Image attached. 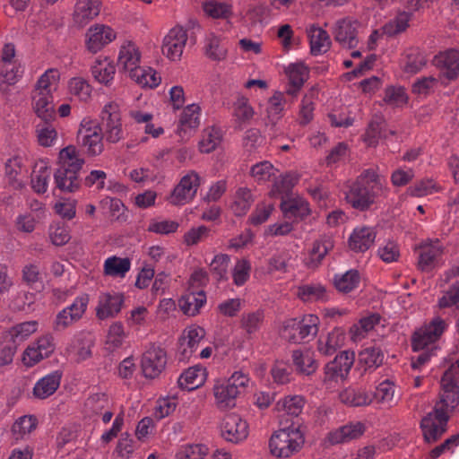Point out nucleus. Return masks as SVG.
<instances>
[{
  "instance_id": "obj_58",
  "label": "nucleus",
  "mask_w": 459,
  "mask_h": 459,
  "mask_svg": "<svg viewBox=\"0 0 459 459\" xmlns=\"http://www.w3.org/2000/svg\"><path fill=\"white\" fill-rule=\"evenodd\" d=\"M273 165L267 160L258 162L251 167L250 174L258 183L265 182L275 175Z\"/></svg>"
},
{
  "instance_id": "obj_51",
  "label": "nucleus",
  "mask_w": 459,
  "mask_h": 459,
  "mask_svg": "<svg viewBox=\"0 0 459 459\" xmlns=\"http://www.w3.org/2000/svg\"><path fill=\"white\" fill-rule=\"evenodd\" d=\"M253 197L248 188H239L235 195V200L231 205V209L235 215L242 216L249 210Z\"/></svg>"
},
{
  "instance_id": "obj_27",
  "label": "nucleus",
  "mask_w": 459,
  "mask_h": 459,
  "mask_svg": "<svg viewBox=\"0 0 459 459\" xmlns=\"http://www.w3.org/2000/svg\"><path fill=\"white\" fill-rule=\"evenodd\" d=\"M339 398L341 402L349 406H367L373 401L371 393L362 387H348L342 390Z\"/></svg>"
},
{
  "instance_id": "obj_17",
  "label": "nucleus",
  "mask_w": 459,
  "mask_h": 459,
  "mask_svg": "<svg viewBox=\"0 0 459 459\" xmlns=\"http://www.w3.org/2000/svg\"><path fill=\"white\" fill-rule=\"evenodd\" d=\"M86 46L91 53H97L116 38L114 30L107 25L96 24L86 33Z\"/></svg>"
},
{
  "instance_id": "obj_56",
  "label": "nucleus",
  "mask_w": 459,
  "mask_h": 459,
  "mask_svg": "<svg viewBox=\"0 0 459 459\" xmlns=\"http://www.w3.org/2000/svg\"><path fill=\"white\" fill-rule=\"evenodd\" d=\"M285 73L291 85L303 86L308 77V70L301 63L290 64L285 68Z\"/></svg>"
},
{
  "instance_id": "obj_1",
  "label": "nucleus",
  "mask_w": 459,
  "mask_h": 459,
  "mask_svg": "<svg viewBox=\"0 0 459 459\" xmlns=\"http://www.w3.org/2000/svg\"><path fill=\"white\" fill-rule=\"evenodd\" d=\"M124 139L120 107L116 102L107 103L100 115V122L83 119L77 134L79 145L88 156L94 157L104 151L103 140L117 143Z\"/></svg>"
},
{
  "instance_id": "obj_63",
  "label": "nucleus",
  "mask_w": 459,
  "mask_h": 459,
  "mask_svg": "<svg viewBox=\"0 0 459 459\" xmlns=\"http://www.w3.org/2000/svg\"><path fill=\"white\" fill-rule=\"evenodd\" d=\"M80 319L81 317L70 313V311L62 309L56 316L53 322V329L55 332H63Z\"/></svg>"
},
{
  "instance_id": "obj_21",
  "label": "nucleus",
  "mask_w": 459,
  "mask_h": 459,
  "mask_svg": "<svg viewBox=\"0 0 459 459\" xmlns=\"http://www.w3.org/2000/svg\"><path fill=\"white\" fill-rule=\"evenodd\" d=\"M63 373L55 370L38 380L33 387V395L38 399H47L58 389Z\"/></svg>"
},
{
  "instance_id": "obj_19",
  "label": "nucleus",
  "mask_w": 459,
  "mask_h": 459,
  "mask_svg": "<svg viewBox=\"0 0 459 459\" xmlns=\"http://www.w3.org/2000/svg\"><path fill=\"white\" fill-rule=\"evenodd\" d=\"M386 122L380 115H375L370 119L365 134H363V141L368 146L375 147L382 138H387L388 135H393L395 132L392 129L386 128Z\"/></svg>"
},
{
  "instance_id": "obj_34",
  "label": "nucleus",
  "mask_w": 459,
  "mask_h": 459,
  "mask_svg": "<svg viewBox=\"0 0 459 459\" xmlns=\"http://www.w3.org/2000/svg\"><path fill=\"white\" fill-rule=\"evenodd\" d=\"M23 74V68L20 64L1 63L0 64V90L6 91L9 85H13Z\"/></svg>"
},
{
  "instance_id": "obj_13",
  "label": "nucleus",
  "mask_w": 459,
  "mask_h": 459,
  "mask_svg": "<svg viewBox=\"0 0 459 459\" xmlns=\"http://www.w3.org/2000/svg\"><path fill=\"white\" fill-rule=\"evenodd\" d=\"M187 40V33L182 27H174L165 36L162 53L172 61L179 60Z\"/></svg>"
},
{
  "instance_id": "obj_3",
  "label": "nucleus",
  "mask_w": 459,
  "mask_h": 459,
  "mask_svg": "<svg viewBox=\"0 0 459 459\" xmlns=\"http://www.w3.org/2000/svg\"><path fill=\"white\" fill-rule=\"evenodd\" d=\"M447 325L440 317H435L429 324L423 325L412 335L411 345L414 351H422L417 357L411 358V368L414 370H420L436 355L438 349L436 344Z\"/></svg>"
},
{
  "instance_id": "obj_53",
  "label": "nucleus",
  "mask_w": 459,
  "mask_h": 459,
  "mask_svg": "<svg viewBox=\"0 0 459 459\" xmlns=\"http://www.w3.org/2000/svg\"><path fill=\"white\" fill-rule=\"evenodd\" d=\"M35 294L21 290L12 298L9 307L13 311L29 312L32 310L31 306L35 303Z\"/></svg>"
},
{
  "instance_id": "obj_62",
  "label": "nucleus",
  "mask_w": 459,
  "mask_h": 459,
  "mask_svg": "<svg viewBox=\"0 0 459 459\" xmlns=\"http://www.w3.org/2000/svg\"><path fill=\"white\" fill-rule=\"evenodd\" d=\"M204 11L212 18L227 19L231 14V6L217 1H210L204 4Z\"/></svg>"
},
{
  "instance_id": "obj_8",
  "label": "nucleus",
  "mask_w": 459,
  "mask_h": 459,
  "mask_svg": "<svg viewBox=\"0 0 459 459\" xmlns=\"http://www.w3.org/2000/svg\"><path fill=\"white\" fill-rule=\"evenodd\" d=\"M355 361V353L351 351H343L328 362L324 368L325 383L337 382L345 379Z\"/></svg>"
},
{
  "instance_id": "obj_44",
  "label": "nucleus",
  "mask_w": 459,
  "mask_h": 459,
  "mask_svg": "<svg viewBox=\"0 0 459 459\" xmlns=\"http://www.w3.org/2000/svg\"><path fill=\"white\" fill-rule=\"evenodd\" d=\"M205 55L212 60L221 61L227 56V48L221 39L213 33H210L205 39Z\"/></svg>"
},
{
  "instance_id": "obj_45",
  "label": "nucleus",
  "mask_w": 459,
  "mask_h": 459,
  "mask_svg": "<svg viewBox=\"0 0 459 459\" xmlns=\"http://www.w3.org/2000/svg\"><path fill=\"white\" fill-rule=\"evenodd\" d=\"M380 320L381 316L377 313L362 317L358 324L352 325L351 328L352 339L358 341L364 338L368 332L373 330L374 327L380 323Z\"/></svg>"
},
{
  "instance_id": "obj_18",
  "label": "nucleus",
  "mask_w": 459,
  "mask_h": 459,
  "mask_svg": "<svg viewBox=\"0 0 459 459\" xmlns=\"http://www.w3.org/2000/svg\"><path fill=\"white\" fill-rule=\"evenodd\" d=\"M204 335L205 331L203 327L191 326L186 329L178 340L179 360L187 359Z\"/></svg>"
},
{
  "instance_id": "obj_42",
  "label": "nucleus",
  "mask_w": 459,
  "mask_h": 459,
  "mask_svg": "<svg viewBox=\"0 0 459 459\" xmlns=\"http://www.w3.org/2000/svg\"><path fill=\"white\" fill-rule=\"evenodd\" d=\"M222 140L221 130L212 126L203 131L202 139L199 142L201 152L209 153L214 151Z\"/></svg>"
},
{
  "instance_id": "obj_52",
  "label": "nucleus",
  "mask_w": 459,
  "mask_h": 459,
  "mask_svg": "<svg viewBox=\"0 0 459 459\" xmlns=\"http://www.w3.org/2000/svg\"><path fill=\"white\" fill-rule=\"evenodd\" d=\"M59 80L58 71L56 69L47 70L38 80L35 86V92L52 94L53 87L56 89Z\"/></svg>"
},
{
  "instance_id": "obj_23",
  "label": "nucleus",
  "mask_w": 459,
  "mask_h": 459,
  "mask_svg": "<svg viewBox=\"0 0 459 459\" xmlns=\"http://www.w3.org/2000/svg\"><path fill=\"white\" fill-rule=\"evenodd\" d=\"M100 0H78L74 13V20L81 26L99 15L100 12Z\"/></svg>"
},
{
  "instance_id": "obj_61",
  "label": "nucleus",
  "mask_w": 459,
  "mask_h": 459,
  "mask_svg": "<svg viewBox=\"0 0 459 459\" xmlns=\"http://www.w3.org/2000/svg\"><path fill=\"white\" fill-rule=\"evenodd\" d=\"M69 91L82 101H87L91 93V85L82 78H73L69 82Z\"/></svg>"
},
{
  "instance_id": "obj_50",
  "label": "nucleus",
  "mask_w": 459,
  "mask_h": 459,
  "mask_svg": "<svg viewBox=\"0 0 459 459\" xmlns=\"http://www.w3.org/2000/svg\"><path fill=\"white\" fill-rule=\"evenodd\" d=\"M230 261V257L227 254H218L213 257L210 263V271L216 281H221L228 280Z\"/></svg>"
},
{
  "instance_id": "obj_38",
  "label": "nucleus",
  "mask_w": 459,
  "mask_h": 459,
  "mask_svg": "<svg viewBox=\"0 0 459 459\" xmlns=\"http://www.w3.org/2000/svg\"><path fill=\"white\" fill-rule=\"evenodd\" d=\"M91 73L99 82L108 85L114 78L116 67L108 58L97 59L91 66Z\"/></svg>"
},
{
  "instance_id": "obj_14",
  "label": "nucleus",
  "mask_w": 459,
  "mask_h": 459,
  "mask_svg": "<svg viewBox=\"0 0 459 459\" xmlns=\"http://www.w3.org/2000/svg\"><path fill=\"white\" fill-rule=\"evenodd\" d=\"M359 22L350 19L338 21L333 30V38L343 48H355L359 44Z\"/></svg>"
},
{
  "instance_id": "obj_55",
  "label": "nucleus",
  "mask_w": 459,
  "mask_h": 459,
  "mask_svg": "<svg viewBox=\"0 0 459 459\" xmlns=\"http://www.w3.org/2000/svg\"><path fill=\"white\" fill-rule=\"evenodd\" d=\"M37 322L29 321L21 323L12 327L5 333L10 339H13L16 342L21 344L28 336L36 332Z\"/></svg>"
},
{
  "instance_id": "obj_32",
  "label": "nucleus",
  "mask_w": 459,
  "mask_h": 459,
  "mask_svg": "<svg viewBox=\"0 0 459 459\" xmlns=\"http://www.w3.org/2000/svg\"><path fill=\"white\" fill-rule=\"evenodd\" d=\"M344 340L345 335L343 332L339 328H334L332 332L328 333L325 338H319L317 349L323 355L329 356L342 346Z\"/></svg>"
},
{
  "instance_id": "obj_35",
  "label": "nucleus",
  "mask_w": 459,
  "mask_h": 459,
  "mask_svg": "<svg viewBox=\"0 0 459 459\" xmlns=\"http://www.w3.org/2000/svg\"><path fill=\"white\" fill-rule=\"evenodd\" d=\"M310 51L314 56L325 53L331 45L328 33L321 28L312 26L308 30Z\"/></svg>"
},
{
  "instance_id": "obj_12",
  "label": "nucleus",
  "mask_w": 459,
  "mask_h": 459,
  "mask_svg": "<svg viewBox=\"0 0 459 459\" xmlns=\"http://www.w3.org/2000/svg\"><path fill=\"white\" fill-rule=\"evenodd\" d=\"M221 434L226 441L238 444L247 437L248 425L239 415L230 413L221 421Z\"/></svg>"
},
{
  "instance_id": "obj_40",
  "label": "nucleus",
  "mask_w": 459,
  "mask_h": 459,
  "mask_svg": "<svg viewBox=\"0 0 459 459\" xmlns=\"http://www.w3.org/2000/svg\"><path fill=\"white\" fill-rule=\"evenodd\" d=\"M180 307L184 314L187 316H195L200 308L206 302V296L204 291L197 293H189L180 299Z\"/></svg>"
},
{
  "instance_id": "obj_6",
  "label": "nucleus",
  "mask_w": 459,
  "mask_h": 459,
  "mask_svg": "<svg viewBox=\"0 0 459 459\" xmlns=\"http://www.w3.org/2000/svg\"><path fill=\"white\" fill-rule=\"evenodd\" d=\"M305 442L299 425L292 423L275 432L269 441L270 451L279 458H288L298 453Z\"/></svg>"
},
{
  "instance_id": "obj_47",
  "label": "nucleus",
  "mask_w": 459,
  "mask_h": 459,
  "mask_svg": "<svg viewBox=\"0 0 459 459\" xmlns=\"http://www.w3.org/2000/svg\"><path fill=\"white\" fill-rule=\"evenodd\" d=\"M54 121L41 120L36 126L38 142L41 146L50 147L57 138V132L53 125Z\"/></svg>"
},
{
  "instance_id": "obj_16",
  "label": "nucleus",
  "mask_w": 459,
  "mask_h": 459,
  "mask_svg": "<svg viewBox=\"0 0 459 459\" xmlns=\"http://www.w3.org/2000/svg\"><path fill=\"white\" fill-rule=\"evenodd\" d=\"M434 65L440 70L441 77L448 81L459 75V51L449 49L439 53L434 57Z\"/></svg>"
},
{
  "instance_id": "obj_64",
  "label": "nucleus",
  "mask_w": 459,
  "mask_h": 459,
  "mask_svg": "<svg viewBox=\"0 0 459 459\" xmlns=\"http://www.w3.org/2000/svg\"><path fill=\"white\" fill-rule=\"evenodd\" d=\"M250 263L246 259L238 260L236 263L233 272L232 277L233 281L237 286H242L246 283V281L249 278L250 274Z\"/></svg>"
},
{
  "instance_id": "obj_43",
  "label": "nucleus",
  "mask_w": 459,
  "mask_h": 459,
  "mask_svg": "<svg viewBox=\"0 0 459 459\" xmlns=\"http://www.w3.org/2000/svg\"><path fill=\"white\" fill-rule=\"evenodd\" d=\"M304 405L305 399L303 396L290 395L278 401L276 410L278 411H284L287 415L298 417L301 413Z\"/></svg>"
},
{
  "instance_id": "obj_24",
  "label": "nucleus",
  "mask_w": 459,
  "mask_h": 459,
  "mask_svg": "<svg viewBox=\"0 0 459 459\" xmlns=\"http://www.w3.org/2000/svg\"><path fill=\"white\" fill-rule=\"evenodd\" d=\"M199 115L200 107L198 105L191 104L185 108L180 116L177 128V134L182 139H184L186 136H188V131L195 129L199 126Z\"/></svg>"
},
{
  "instance_id": "obj_30",
  "label": "nucleus",
  "mask_w": 459,
  "mask_h": 459,
  "mask_svg": "<svg viewBox=\"0 0 459 459\" xmlns=\"http://www.w3.org/2000/svg\"><path fill=\"white\" fill-rule=\"evenodd\" d=\"M384 353L379 347H367L359 353L358 366L364 372L372 371L383 364Z\"/></svg>"
},
{
  "instance_id": "obj_15",
  "label": "nucleus",
  "mask_w": 459,
  "mask_h": 459,
  "mask_svg": "<svg viewBox=\"0 0 459 459\" xmlns=\"http://www.w3.org/2000/svg\"><path fill=\"white\" fill-rule=\"evenodd\" d=\"M124 303V295L117 292L102 293L99 297L96 307V316L100 320L113 318L121 311Z\"/></svg>"
},
{
  "instance_id": "obj_4",
  "label": "nucleus",
  "mask_w": 459,
  "mask_h": 459,
  "mask_svg": "<svg viewBox=\"0 0 459 459\" xmlns=\"http://www.w3.org/2000/svg\"><path fill=\"white\" fill-rule=\"evenodd\" d=\"M83 164L84 160L79 157L75 146L68 145L63 148L58 156V168L54 173L56 188L65 193L78 191L82 184L78 174Z\"/></svg>"
},
{
  "instance_id": "obj_31",
  "label": "nucleus",
  "mask_w": 459,
  "mask_h": 459,
  "mask_svg": "<svg viewBox=\"0 0 459 459\" xmlns=\"http://www.w3.org/2000/svg\"><path fill=\"white\" fill-rule=\"evenodd\" d=\"M213 393L217 404L221 409L235 406V399L240 394L239 391L236 390V387H233L228 380L215 385Z\"/></svg>"
},
{
  "instance_id": "obj_28",
  "label": "nucleus",
  "mask_w": 459,
  "mask_h": 459,
  "mask_svg": "<svg viewBox=\"0 0 459 459\" xmlns=\"http://www.w3.org/2000/svg\"><path fill=\"white\" fill-rule=\"evenodd\" d=\"M140 57L141 55L138 48L129 42L122 46L119 51L117 65L125 72H128L129 76H131V74L140 66Z\"/></svg>"
},
{
  "instance_id": "obj_2",
  "label": "nucleus",
  "mask_w": 459,
  "mask_h": 459,
  "mask_svg": "<svg viewBox=\"0 0 459 459\" xmlns=\"http://www.w3.org/2000/svg\"><path fill=\"white\" fill-rule=\"evenodd\" d=\"M459 403V359L444 372L440 380L439 401L420 426L428 443L438 440L446 432L450 413Z\"/></svg>"
},
{
  "instance_id": "obj_33",
  "label": "nucleus",
  "mask_w": 459,
  "mask_h": 459,
  "mask_svg": "<svg viewBox=\"0 0 459 459\" xmlns=\"http://www.w3.org/2000/svg\"><path fill=\"white\" fill-rule=\"evenodd\" d=\"M333 247V242L331 238L324 237L313 243V247L307 259L306 264L309 268L317 267L326 254Z\"/></svg>"
},
{
  "instance_id": "obj_9",
  "label": "nucleus",
  "mask_w": 459,
  "mask_h": 459,
  "mask_svg": "<svg viewBox=\"0 0 459 459\" xmlns=\"http://www.w3.org/2000/svg\"><path fill=\"white\" fill-rule=\"evenodd\" d=\"M167 364V353L164 349L151 345L143 354L141 368L146 378L153 379L160 375Z\"/></svg>"
},
{
  "instance_id": "obj_49",
  "label": "nucleus",
  "mask_w": 459,
  "mask_h": 459,
  "mask_svg": "<svg viewBox=\"0 0 459 459\" xmlns=\"http://www.w3.org/2000/svg\"><path fill=\"white\" fill-rule=\"evenodd\" d=\"M292 359L297 369L307 376L313 374L318 368V363L308 352L294 351Z\"/></svg>"
},
{
  "instance_id": "obj_39",
  "label": "nucleus",
  "mask_w": 459,
  "mask_h": 459,
  "mask_svg": "<svg viewBox=\"0 0 459 459\" xmlns=\"http://www.w3.org/2000/svg\"><path fill=\"white\" fill-rule=\"evenodd\" d=\"M131 268V261L128 257L121 258L117 256L108 257L104 264V273L112 277H125L126 273Z\"/></svg>"
},
{
  "instance_id": "obj_46",
  "label": "nucleus",
  "mask_w": 459,
  "mask_h": 459,
  "mask_svg": "<svg viewBox=\"0 0 459 459\" xmlns=\"http://www.w3.org/2000/svg\"><path fill=\"white\" fill-rule=\"evenodd\" d=\"M298 297L305 302L326 300V290L321 284H305L298 288Z\"/></svg>"
},
{
  "instance_id": "obj_22",
  "label": "nucleus",
  "mask_w": 459,
  "mask_h": 459,
  "mask_svg": "<svg viewBox=\"0 0 459 459\" xmlns=\"http://www.w3.org/2000/svg\"><path fill=\"white\" fill-rule=\"evenodd\" d=\"M377 233L372 227L354 229L349 238V247L355 252H365L374 244Z\"/></svg>"
},
{
  "instance_id": "obj_11",
  "label": "nucleus",
  "mask_w": 459,
  "mask_h": 459,
  "mask_svg": "<svg viewBox=\"0 0 459 459\" xmlns=\"http://www.w3.org/2000/svg\"><path fill=\"white\" fill-rule=\"evenodd\" d=\"M444 245L439 239L429 240L419 247L418 266L423 272H431L442 264Z\"/></svg>"
},
{
  "instance_id": "obj_29",
  "label": "nucleus",
  "mask_w": 459,
  "mask_h": 459,
  "mask_svg": "<svg viewBox=\"0 0 459 459\" xmlns=\"http://www.w3.org/2000/svg\"><path fill=\"white\" fill-rule=\"evenodd\" d=\"M33 108L37 116L43 121H55L56 112L52 94L35 92L33 97Z\"/></svg>"
},
{
  "instance_id": "obj_10",
  "label": "nucleus",
  "mask_w": 459,
  "mask_h": 459,
  "mask_svg": "<svg viewBox=\"0 0 459 459\" xmlns=\"http://www.w3.org/2000/svg\"><path fill=\"white\" fill-rule=\"evenodd\" d=\"M200 186V178L195 171H190L185 175L175 186L169 201L173 205H184L195 196L198 186Z\"/></svg>"
},
{
  "instance_id": "obj_25",
  "label": "nucleus",
  "mask_w": 459,
  "mask_h": 459,
  "mask_svg": "<svg viewBox=\"0 0 459 459\" xmlns=\"http://www.w3.org/2000/svg\"><path fill=\"white\" fill-rule=\"evenodd\" d=\"M264 322V311L256 309L241 315L239 325L247 339H253L260 331Z\"/></svg>"
},
{
  "instance_id": "obj_26",
  "label": "nucleus",
  "mask_w": 459,
  "mask_h": 459,
  "mask_svg": "<svg viewBox=\"0 0 459 459\" xmlns=\"http://www.w3.org/2000/svg\"><path fill=\"white\" fill-rule=\"evenodd\" d=\"M206 378V370L200 366L188 368L178 377V386L183 390H195L201 386Z\"/></svg>"
},
{
  "instance_id": "obj_36",
  "label": "nucleus",
  "mask_w": 459,
  "mask_h": 459,
  "mask_svg": "<svg viewBox=\"0 0 459 459\" xmlns=\"http://www.w3.org/2000/svg\"><path fill=\"white\" fill-rule=\"evenodd\" d=\"M281 209L284 216L290 219L303 220L310 214L308 203L301 198H293L287 201H282Z\"/></svg>"
},
{
  "instance_id": "obj_41",
  "label": "nucleus",
  "mask_w": 459,
  "mask_h": 459,
  "mask_svg": "<svg viewBox=\"0 0 459 459\" xmlns=\"http://www.w3.org/2000/svg\"><path fill=\"white\" fill-rule=\"evenodd\" d=\"M360 276L357 270H349L343 274H336L333 284L336 290L342 293H349L358 287Z\"/></svg>"
},
{
  "instance_id": "obj_5",
  "label": "nucleus",
  "mask_w": 459,
  "mask_h": 459,
  "mask_svg": "<svg viewBox=\"0 0 459 459\" xmlns=\"http://www.w3.org/2000/svg\"><path fill=\"white\" fill-rule=\"evenodd\" d=\"M381 189L382 182L378 174L368 169L352 183L345 198L353 208L364 211L375 202V197Z\"/></svg>"
},
{
  "instance_id": "obj_57",
  "label": "nucleus",
  "mask_w": 459,
  "mask_h": 459,
  "mask_svg": "<svg viewBox=\"0 0 459 459\" xmlns=\"http://www.w3.org/2000/svg\"><path fill=\"white\" fill-rule=\"evenodd\" d=\"M426 64V59L418 48H411L406 53V62L403 65V72L415 74Z\"/></svg>"
},
{
  "instance_id": "obj_7",
  "label": "nucleus",
  "mask_w": 459,
  "mask_h": 459,
  "mask_svg": "<svg viewBox=\"0 0 459 459\" xmlns=\"http://www.w3.org/2000/svg\"><path fill=\"white\" fill-rule=\"evenodd\" d=\"M319 318L306 315L301 319L290 318L284 322L282 336L290 342L300 343L313 339L318 332Z\"/></svg>"
},
{
  "instance_id": "obj_60",
  "label": "nucleus",
  "mask_w": 459,
  "mask_h": 459,
  "mask_svg": "<svg viewBox=\"0 0 459 459\" xmlns=\"http://www.w3.org/2000/svg\"><path fill=\"white\" fill-rule=\"evenodd\" d=\"M208 454V448L203 444H193L183 446L177 453V459H204Z\"/></svg>"
},
{
  "instance_id": "obj_37",
  "label": "nucleus",
  "mask_w": 459,
  "mask_h": 459,
  "mask_svg": "<svg viewBox=\"0 0 459 459\" xmlns=\"http://www.w3.org/2000/svg\"><path fill=\"white\" fill-rule=\"evenodd\" d=\"M441 185L433 178H426L410 186L406 194L412 197H423L442 191Z\"/></svg>"
},
{
  "instance_id": "obj_20",
  "label": "nucleus",
  "mask_w": 459,
  "mask_h": 459,
  "mask_svg": "<svg viewBox=\"0 0 459 459\" xmlns=\"http://www.w3.org/2000/svg\"><path fill=\"white\" fill-rule=\"evenodd\" d=\"M365 429L366 428L363 423L359 421L351 422L331 431L327 436V439L332 445L349 442L361 437Z\"/></svg>"
},
{
  "instance_id": "obj_59",
  "label": "nucleus",
  "mask_w": 459,
  "mask_h": 459,
  "mask_svg": "<svg viewBox=\"0 0 459 459\" xmlns=\"http://www.w3.org/2000/svg\"><path fill=\"white\" fill-rule=\"evenodd\" d=\"M22 169V158L14 156L10 158L5 162L4 174L8 178L10 184L14 186L16 188L22 187V184L17 180L18 175Z\"/></svg>"
},
{
  "instance_id": "obj_54",
  "label": "nucleus",
  "mask_w": 459,
  "mask_h": 459,
  "mask_svg": "<svg viewBox=\"0 0 459 459\" xmlns=\"http://www.w3.org/2000/svg\"><path fill=\"white\" fill-rule=\"evenodd\" d=\"M289 102L285 95L281 91H275L269 99L267 114L272 121L278 120L282 116V111Z\"/></svg>"
},
{
  "instance_id": "obj_48",
  "label": "nucleus",
  "mask_w": 459,
  "mask_h": 459,
  "mask_svg": "<svg viewBox=\"0 0 459 459\" xmlns=\"http://www.w3.org/2000/svg\"><path fill=\"white\" fill-rule=\"evenodd\" d=\"M138 84L143 87L154 88L160 83V77L157 72L151 67L143 68L139 66L130 76Z\"/></svg>"
}]
</instances>
